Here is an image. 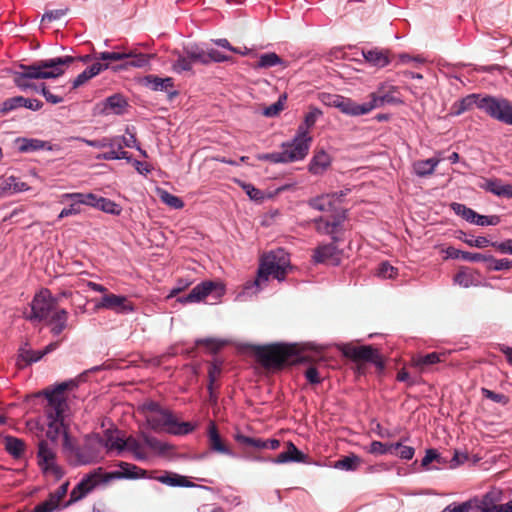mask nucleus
<instances>
[{
  "instance_id": "1",
  "label": "nucleus",
  "mask_w": 512,
  "mask_h": 512,
  "mask_svg": "<svg viewBox=\"0 0 512 512\" xmlns=\"http://www.w3.org/2000/svg\"><path fill=\"white\" fill-rule=\"evenodd\" d=\"M76 60L72 56L56 57L35 62L32 65H19L12 72L13 82L21 91L34 90L40 93V84L33 83L36 79H53L60 77L68 67Z\"/></svg>"
},
{
  "instance_id": "2",
  "label": "nucleus",
  "mask_w": 512,
  "mask_h": 512,
  "mask_svg": "<svg viewBox=\"0 0 512 512\" xmlns=\"http://www.w3.org/2000/svg\"><path fill=\"white\" fill-rule=\"evenodd\" d=\"M74 386H76L75 382L70 380L43 391V395L47 399V404L44 408L47 418L46 436L55 444L59 436L63 435L65 439L64 447H67L69 442L68 433L64 426V413L68 408L64 392Z\"/></svg>"
},
{
  "instance_id": "3",
  "label": "nucleus",
  "mask_w": 512,
  "mask_h": 512,
  "mask_svg": "<svg viewBox=\"0 0 512 512\" xmlns=\"http://www.w3.org/2000/svg\"><path fill=\"white\" fill-rule=\"evenodd\" d=\"M118 467L120 468L119 470L111 472H105L103 468L99 467L85 474L72 489L70 500L67 504L83 499L99 485H105L119 479H140L144 478L147 473L146 470L128 462L121 461L118 463Z\"/></svg>"
},
{
  "instance_id": "4",
  "label": "nucleus",
  "mask_w": 512,
  "mask_h": 512,
  "mask_svg": "<svg viewBox=\"0 0 512 512\" xmlns=\"http://www.w3.org/2000/svg\"><path fill=\"white\" fill-rule=\"evenodd\" d=\"M252 351L257 361L267 369H280L286 364L296 363L301 359L298 344L258 345L253 346Z\"/></svg>"
},
{
  "instance_id": "5",
  "label": "nucleus",
  "mask_w": 512,
  "mask_h": 512,
  "mask_svg": "<svg viewBox=\"0 0 512 512\" xmlns=\"http://www.w3.org/2000/svg\"><path fill=\"white\" fill-rule=\"evenodd\" d=\"M290 268V256L283 249L278 248L266 254L259 265L255 285L260 287L262 283L268 281L269 276L282 281Z\"/></svg>"
},
{
  "instance_id": "6",
  "label": "nucleus",
  "mask_w": 512,
  "mask_h": 512,
  "mask_svg": "<svg viewBox=\"0 0 512 512\" xmlns=\"http://www.w3.org/2000/svg\"><path fill=\"white\" fill-rule=\"evenodd\" d=\"M147 425L154 431L165 428L166 432L172 435H187L195 426L190 422H179L173 413L167 409L145 416Z\"/></svg>"
},
{
  "instance_id": "7",
  "label": "nucleus",
  "mask_w": 512,
  "mask_h": 512,
  "mask_svg": "<svg viewBox=\"0 0 512 512\" xmlns=\"http://www.w3.org/2000/svg\"><path fill=\"white\" fill-rule=\"evenodd\" d=\"M311 143L312 137L309 135V132L305 131L304 127H298L293 139L281 144L284 163H293L305 159Z\"/></svg>"
},
{
  "instance_id": "8",
  "label": "nucleus",
  "mask_w": 512,
  "mask_h": 512,
  "mask_svg": "<svg viewBox=\"0 0 512 512\" xmlns=\"http://www.w3.org/2000/svg\"><path fill=\"white\" fill-rule=\"evenodd\" d=\"M36 458L38 467L45 476L53 477L55 480H60L64 476V469L57 463L55 444L41 440L38 443Z\"/></svg>"
},
{
  "instance_id": "9",
  "label": "nucleus",
  "mask_w": 512,
  "mask_h": 512,
  "mask_svg": "<svg viewBox=\"0 0 512 512\" xmlns=\"http://www.w3.org/2000/svg\"><path fill=\"white\" fill-rule=\"evenodd\" d=\"M59 297H54L47 288L41 289L36 293L31 301V314L27 317L30 321L48 320L51 315L58 310Z\"/></svg>"
},
{
  "instance_id": "10",
  "label": "nucleus",
  "mask_w": 512,
  "mask_h": 512,
  "mask_svg": "<svg viewBox=\"0 0 512 512\" xmlns=\"http://www.w3.org/2000/svg\"><path fill=\"white\" fill-rule=\"evenodd\" d=\"M480 109L485 111L490 117L512 125V106L505 99H498L491 96L482 97Z\"/></svg>"
},
{
  "instance_id": "11",
  "label": "nucleus",
  "mask_w": 512,
  "mask_h": 512,
  "mask_svg": "<svg viewBox=\"0 0 512 512\" xmlns=\"http://www.w3.org/2000/svg\"><path fill=\"white\" fill-rule=\"evenodd\" d=\"M398 88L394 85L381 83L375 92L370 94V101L364 103L365 113L368 114L385 104H400L401 99L396 95Z\"/></svg>"
},
{
  "instance_id": "12",
  "label": "nucleus",
  "mask_w": 512,
  "mask_h": 512,
  "mask_svg": "<svg viewBox=\"0 0 512 512\" xmlns=\"http://www.w3.org/2000/svg\"><path fill=\"white\" fill-rule=\"evenodd\" d=\"M347 219V210L341 209L340 212L333 213L330 218L320 216L313 220L315 230L321 235H328L333 242L339 240L337 234L341 231L343 223Z\"/></svg>"
},
{
  "instance_id": "13",
  "label": "nucleus",
  "mask_w": 512,
  "mask_h": 512,
  "mask_svg": "<svg viewBox=\"0 0 512 512\" xmlns=\"http://www.w3.org/2000/svg\"><path fill=\"white\" fill-rule=\"evenodd\" d=\"M350 192L349 188L332 193H325L309 199L308 205L320 212H340L338 206L343 203L345 196Z\"/></svg>"
},
{
  "instance_id": "14",
  "label": "nucleus",
  "mask_w": 512,
  "mask_h": 512,
  "mask_svg": "<svg viewBox=\"0 0 512 512\" xmlns=\"http://www.w3.org/2000/svg\"><path fill=\"white\" fill-rule=\"evenodd\" d=\"M342 354L353 361H366L375 364L378 367H383L381 356L377 349L370 345L354 346L345 344L341 348Z\"/></svg>"
},
{
  "instance_id": "15",
  "label": "nucleus",
  "mask_w": 512,
  "mask_h": 512,
  "mask_svg": "<svg viewBox=\"0 0 512 512\" xmlns=\"http://www.w3.org/2000/svg\"><path fill=\"white\" fill-rule=\"evenodd\" d=\"M95 307L112 310L117 314H129L135 311L133 303L126 296L113 293L103 295Z\"/></svg>"
},
{
  "instance_id": "16",
  "label": "nucleus",
  "mask_w": 512,
  "mask_h": 512,
  "mask_svg": "<svg viewBox=\"0 0 512 512\" xmlns=\"http://www.w3.org/2000/svg\"><path fill=\"white\" fill-rule=\"evenodd\" d=\"M214 290H219L218 295L224 292V288L221 284L213 281H203L196 285L187 295L177 298V301L181 304L199 303Z\"/></svg>"
},
{
  "instance_id": "17",
  "label": "nucleus",
  "mask_w": 512,
  "mask_h": 512,
  "mask_svg": "<svg viewBox=\"0 0 512 512\" xmlns=\"http://www.w3.org/2000/svg\"><path fill=\"white\" fill-rule=\"evenodd\" d=\"M60 342L55 341L48 344L42 350H33L29 348L28 344L25 343L18 350V357L16 364L19 368H24L27 365H31L32 363L40 361L45 355L53 352L59 346Z\"/></svg>"
},
{
  "instance_id": "18",
  "label": "nucleus",
  "mask_w": 512,
  "mask_h": 512,
  "mask_svg": "<svg viewBox=\"0 0 512 512\" xmlns=\"http://www.w3.org/2000/svg\"><path fill=\"white\" fill-rule=\"evenodd\" d=\"M327 105L338 108L342 113L350 116L365 115L364 103L358 104L350 98L341 95H327L323 97Z\"/></svg>"
},
{
  "instance_id": "19",
  "label": "nucleus",
  "mask_w": 512,
  "mask_h": 512,
  "mask_svg": "<svg viewBox=\"0 0 512 512\" xmlns=\"http://www.w3.org/2000/svg\"><path fill=\"white\" fill-rule=\"evenodd\" d=\"M92 193H65L61 196V203L66 201H70V205L61 210L58 215V219H63L65 217L78 215L81 213V205H87L88 201L92 200Z\"/></svg>"
},
{
  "instance_id": "20",
  "label": "nucleus",
  "mask_w": 512,
  "mask_h": 512,
  "mask_svg": "<svg viewBox=\"0 0 512 512\" xmlns=\"http://www.w3.org/2000/svg\"><path fill=\"white\" fill-rule=\"evenodd\" d=\"M336 242L319 245L313 252V260L315 263H324L337 266L341 261V251L338 249Z\"/></svg>"
},
{
  "instance_id": "21",
  "label": "nucleus",
  "mask_w": 512,
  "mask_h": 512,
  "mask_svg": "<svg viewBox=\"0 0 512 512\" xmlns=\"http://www.w3.org/2000/svg\"><path fill=\"white\" fill-rule=\"evenodd\" d=\"M208 447L211 452L234 457L235 453L225 444L214 421L207 428Z\"/></svg>"
},
{
  "instance_id": "22",
  "label": "nucleus",
  "mask_w": 512,
  "mask_h": 512,
  "mask_svg": "<svg viewBox=\"0 0 512 512\" xmlns=\"http://www.w3.org/2000/svg\"><path fill=\"white\" fill-rule=\"evenodd\" d=\"M445 352H431L425 355H415L411 359V366L416 368L420 373L430 371V367L442 363L446 360Z\"/></svg>"
},
{
  "instance_id": "23",
  "label": "nucleus",
  "mask_w": 512,
  "mask_h": 512,
  "mask_svg": "<svg viewBox=\"0 0 512 512\" xmlns=\"http://www.w3.org/2000/svg\"><path fill=\"white\" fill-rule=\"evenodd\" d=\"M69 483L61 484L54 492H51L48 498L37 504L33 509L35 512H53L59 508L61 500L68 492Z\"/></svg>"
},
{
  "instance_id": "24",
  "label": "nucleus",
  "mask_w": 512,
  "mask_h": 512,
  "mask_svg": "<svg viewBox=\"0 0 512 512\" xmlns=\"http://www.w3.org/2000/svg\"><path fill=\"white\" fill-rule=\"evenodd\" d=\"M99 107L102 115H122L128 107V102L121 94H114L100 103Z\"/></svg>"
},
{
  "instance_id": "25",
  "label": "nucleus",
  "mask_w": 512,
  "mask_h": 512,
  "mask_svg": "<svg viewBox=\"0 0 512 512\" xmlns=\"http://www.w3.org/2000/svg\"><path fill=\"white\" fill-rule=\"evenodd\" d=\"M108 140H112L111 145H107L106 148H109L108 151L99 154L96 158L99 160H120L125 159L126 161H131V155L122 149V143L120 136L108 137Z\"/></svg>"
},
{
  "instance_id": "26",
  "label": "nucleus",
  "mask_w": 512,
  "mask_h": 512,
  "mask_svg": "<svg viewBox=\"0 0 512 512\" xmlns=\"http://www.w3.org/2000/svg\"><path fill=\"white\" fill-rule=\"evenodd\" d=\"M274 464H286L290 462L305 463L307 455L301 452L291 441L287 442V450L281 452L274 458L268 459Z\"/></svg>"
},
{
  "instance_id": "27",
  "label": "nucleus",
  "mask_w": 512,
  "mask_h": 512,
  "mask_svg": "<svg viewBox=\"0 0 512 512\" xmlns=\"http://www.w3.org/2000/svg\"><path fill=\"white\" fill-rule=\"evenodd\" d=\"M21 107L32 111H39L42 109L43 103L38 99L25 98L23 96H14L3 101V109L9 110V112Z\"/></svg>"
},
{
  "instance_id": "28",
  "label": "nucleus",
  "mask_w": 512,
  "mask_h": 512,
  "mask_svg": "<svg viewBox=\"0 0 512 512\" xmlns=\"http://www.w3.org/2000/svg\"><path fill=\"white\" fill-rule=\"evenodd\" d=\"M64 448L70 452L72 457H74L75 465H87L97 460V455L92 451L88 444L82 446H71L68 443V446Z\"/></svg>"
},
{
  "instance_id": "29",
  "label": "nucleus",
  "mask_w": 512,
  "mask_h": 512,
  "mask_svg": "<svg viewBox=\"0 0 512 512\" xmlns=\"http://www.w3.org/2000/svg\"><path fill=\"white\" fill-rule=\"evenodd\" d=\"M99 442L108 451H116L118 454L125 451L126 438H123L118 430H106Z\"/></svg>"
},
{
  "instance_id": "30",
  "label": "nucleus",
  "mask_w": 512,
  "mask_h": 512,
  "mask_svg": "<svg viewBox=\"0 0 512 512\" xmlns=\"http://www.w3.org/2000/svg\"><path fill=\"white\" fill-rule=\"evenodd\" d=\"M500 500L499 491H490L486 493L480 500L474 499L473 507L477 508L478 512H500V504L497 502Z\"/></svg>"
},
{
  "instance_id": "31",
  "label": "nucleus",
  "mask_w": 512,
  "mask_h": 512,
  "mask_svg": "<svg viewBox=\"0 0 512 512\" xmlns=\"http://www.w3.org/2000/svg\"><path fill=\"white\" fill-rule=\"evenodd\" d=\"M18 150L21 153H30L39 150H54V147L48 141L40 140L37 138L19 137L16 139Z\"/></svg>"
},
{
  "instance_id": "32",
  "label": "nucleus",
  "mask_w": 512,
  "mask_h": 512,
  "mask_svg": "<svg viewBox=\"0 0 512 512\" xmlns=\"http://www.w3.org/2000/svg\"><path fill=\"white\" fill-rule=\"evenodd\" d=\"M362 56L367 63L377 68H384L390 64L389 52L387 50L379 48L362 50Z\"/></svg>"
},
{
  "instance_id": "33",
  "label": "nucleus",
  "mask_w": 512,
  "mask_h": 512,
  "mask_svg": "<svg viewBox=\"0 0 512 512\" xmlns=\"http://www.w3.org/2000/svg\"><path fill=\"white\" fill-rule=\"evenodd\" d=\"M3 442L4 448L10 456L16 460L24 458L26 452V443L24 440L8 435L4 437Z\"/></svg>"
},
{
  "instance_id": "34",
  "label": "nucleus",
  "mask_w": 512,
  "mask_h": 512,
  "mask_svg": "<svg viewBox=\"0 0 512 512\" xmlns=\"http://www.w3.org/2000/svg\"><path fill=\"white\" fill-rule=\"evenodd\" d=\"M126 55L127 56L124 59L125 62L120 66L123 69H128L130 67H147L150 64L151 59L155 57V54L136 53L134 51H130L126 53Z\"/></svg>"
},
{
  "instance_id": "35",
  "label": "nucleus",
  "mask_w": 512,
  "mask_h": 512,
  "mask_svg": "<svg viewBox=\"0 0 512 512\" xmlns=\"http://www.w3.org/2000/svg\"><path fill=\"white\" fill-rule=\"evenodd\" d=\"M68 316L67 310L58 309L46 320L47 323L51 325L50 332L53 336L60 335L67 328Z\"/></svg>"
},
{
  "instance_id": "36",
  "label": "nucleus",
  "mask_w": 512,
  "mask_h": 512,
  "mask_svg": "<svg viewBox=\"0 0 512 512\" xmlns=\"http://www.w3.org/2000/svg\"><path fill=\"white\" fill-rule=\"evenodd\" d=\"M481 100L482 98L477 94L467 95L452 105V114L459 116L466 111L471 110L474 106L480 109Z\"/></svg>"
},
{
  "instance_id": "37",
  "label": "nucleus",
  "mask_w": 512,
  "mask_h": 512,
  "mask_svg": "<svg viewBox=\"0 0 512 512\" xmlns=\"http://www.w3.org/2000/svg\"><path fill=\"white\" fill-rule=\"evenodd\" d=\"M92 198H93L92 200L88 201V206L97 208L103 212H106V213H109L112 215L120 214L121 207L118 204H116L114 201H112L108 198H105V197L97 196L93 193H92Z\"/></svg>"
},
{
  "instance_id": "38",
  "label": "nucleus",
  "mask_w": 512,
  "mask_h": 512,
  "mask_svg": "<svg viewBox=\"0 0 512 512\" xmlns=\"http://www.w3.org/2000/svg\"><path fill=\"white\" fill-rule=\"evenodd\" d=\"M108 68V64H102L100 62L93 63L91 66L87 67L83 72H81L72 83V88L76 89L83 84H85L88 80L98 75L101 71Z\"/></svg>"
},
{
  "instance_id": "39",
  "label": "nucleus",
  "mask_w": 512,
  "mask_h": 512,
  "mask_svg": "<svg viewBox=\"0 0 512 512\" xmlns=\"http://www.w3.org/2000/svg\"><path fill=\"white\" fill-rule=\"evenodd\" d=\"M29 190V186L15 176H9L3 179L0 185V196L2 195H11L19 192H24Z\"/></svg>"
},
{
  "instance_id": "40",
  "label": "nucleus",
  "mask_w": 512,
  "mask_h": 512,
  "mask_svg": "<svg viewBox=\"0 0 512 512\" xmlns=\"http://www.w3.org/2000/svg\"><path fill=\"white\" fill-rule=\"evenodd\" d=\"M125 450L132 453L133 458L137 461H146L149 459V455L145 449L144 441L129 436L126 438Z\"/></svg>"
},
{
  "instance_id": "41",
  "label": "nucleus",
  "mask_w": 512,
  "mask_h": 512,
  "mask_svg": "<svg viewBox=\"0 0 512 512\" xmlns=\"http://www.w3.org/2000/svg\"><path fill=\"white\" fill-rule=\"evenodd\" d=\"M183 52L188 55L192 65L196 63L207 65L206 48L201 44L192 43L185 45L183 47Z\"/></svg>"
},
{
  "instance_id": "42",
  "label": "nucleus",
  "mask_w": 512,
  "mask_h": 512,
  "mask_svg": "<svg viewBox=\"0 0 512 512\" xmlns=\"http://www.w3.org/2000/svg\"><path fill=\"white\" fill-rule=\"evenodd\" d=\"M441 160V158L433 157L416 161L413 165L414 172L419 177L432 175Z\"/></svg>"
},
{
  "instance_id": "43",
  "label": "nucleus",
  "mask_w": 512,
  "mask_h": 512,
  "mask_svg": "<svg viewBox=\"0 0 512 512\" xmlns=\"http://www.w3.org/2000/svg\"><path fill=\"white\" fill-rule=\"evenodd\" d=\"M157 480L165 485L171 487H193L194 483L189 481L187 477L178 475L176 473H167L165 475H161L157 477Z\"/></svg>"
},
{
  "instance_id": "44",
  "label": "nucleus",
  "mask_w": 512,
  "mask_h": 512,
  "mask_svg": "<svg viewBox=\"0 0 512 512\" xmlns=\"http://www.w3.org/2000/svg\"><path fill=\"white\" fill-rule=\"evenodd\" d=\"M330 157L325 151L318 152L309 164V171L312 174H320L330 165Z\"/></svg>"
},
{
  "instance_id": "45",
  "label": "nucleus",
  "mask_w": 512,
  "mask_h": 512,
  "mask_svg": "<svg viewBox=\"0 0 512 512\" xmlns=\"http://www.w3.org/2000/svg\"><path fill=\"white\" fill-rule=\"evenodd\" d=\"M147 85L154 91H166L174 87V81L171 77L161 78L155 75H148L145 78Z\"/></svg>"
},
{
  "instance_id": "46",
  "label": "nucleus",
  "mask_w": 512,
  "mask_h": 512,
  "mask_svg": "<svg viewBox=\"0 0 512 512\" xmlns=\"http://www.w3.org/2000/svg\"><path fill=\"white\" fill-rule=\"evenodd\" d=\"M453 280L455 284L464 288L478 285V279L476 278L475 273L467 268L459 270L454 275Z\"/></svg>"
},
{
  "instance_id": "47",
  "label": "nucleus",
  "mask_w": 512,
  "mask_h": 512,
  "mask_svg": "<svg viewBox=\"0 0 512 512\" xmlns=\"http://www.w3.org/2000/svg\"><path fill=\"white\" fill-rule=\"evenodd\" d=\"M142 440L146 447L150 448L152 451L156 452L159 455H163L167 453L171 446L165 442L160 441L154 436H151L147 433L141 434Z\"/></svg>"
},
{
  "instance_id": "48",
  "label": "nucleus",
  "mask_w": 512,
  "mask_h": 512,
  "mask_svg": "<svg viewBox=\"0 0 512 512\" xmlns=\"http://www.w3.org/2000/svg\"><path fill=\"white\" fill-rule=\"evenodd\" d=\"M361 463L362 459L358 455L350 454L337 460L334 467L345 471H356Z\"/></svg>"
},
{
  "instance_id": "49",
  "label": "nucleus",
  "mask_w": 512,
  "mask_h": 512,
  "mask_svg": "<svg viewBox=\"0 0 512 512\" xmlns=\"http://www.w3.org/2000/svg\"><path fill=\"white\" fill-rule=\"evenodd\" d=\"M400 443H382L380 441H372L369 447L365 448L366 451L372 455H385L393 454V449H398Z\"/></svg>"
},
{
  "instance_id": "50",
  "label": "nucleus",
  "mask_w": 512,
  "mask_h": 512,
  "mask_svg": "<svg viewBox=\"0 0 512 512\" xmlns=\"http://www.w3.org/2000/svg\"><path fill=\"white\" fill-rule=\"evenodd\" d=\"M483 262L487 263V269L491 271L510 270L512 268V260L507 258L496 259L492 255H485Z\"/></svg>"
},
{
  "instance_id": "51",
  "label": "nucleus",
  "mask_w": 512,
  "mask_h": 512,
  "mask_svg": "<svg viewBox=\"0 0 512 512\" xmlns=\"http://www.w3.org/2000/svg\"><path fill=\"white\" fill-rule=\"evenodd\" d=\"M451 209L458 216H461L464 220L471 224H475L478 213L473 209L467 207L464 204L453 202L451 203Z\"/></svg>"
},
{
  "instance_id": "52",
  "label": "nucleus",
  "mask_w": 512,
  "mask_h": 512,
  "mask_svg": "<svg viewBox=\"0 0 512 512\" xmlns=\"http://www.w3.org/2000/svg\"><path fill=\"white\" fill-rule=\"evenodd\" d=\"M174 55L177 56V59L172 64V69L174 72L181 74L183 72L192 71L193 65L188 57L184 52H174Z\"/></svg>"
},
{
  "instance_id": "53",
  "label": "nucleus",
  "mask_w": 512,
  "mask_h": 512,
  "mask_svg": "<svg viewBox=\"0 0 512 512\" xmlns=\"http://www.w3.org/2000/svg\"><path fill=\"white\" fill-rule=\"evenodd\" d=\"M447 253L451 258H461L469 262H483L484 254L461 251L455 248H448Z\"/></svg>"
},
{
  "instance_id": "54",
  "label": "nucleus",
  "mask_w": 512,
  "mask_h": 512,
  "mask_svg": "<svg viewBox=\"0 0 512 512\" xmlns=\"http://www.w3.org/2000/svg\"><path fill=\"white\" fill-rule=\"evenodd\" d=\"M233 437L234 440L241 445L251 446L257 449H265L266 440L264 439L245 436L239 431L236 432Z\"/></svg>"
},
{
  "instance_id": "55",
  "label": "nucleus",
  "mask_w": 512,
  "mask_h": 512,
  "mask_svg": "<svg viewBox=\"0 0 512 512\" xmlns=\"http://www.w3.org/2000/svg\"><path fill=\"white\" fill-rule=\"evenodd\" d=\"M283 64V60L274 52L264 53L259 56L256 64L257 68H270L276 65Z\"/></svg>"
},
{
  "instance_id": "56",
  "label": "nucleus",
  "mask_w": 512,
  "mask_h": 512,
  "mask_svg": "<svg viewBox=\"0 0 512 512\" xmlns=\"http://www.w3.org/2000/svg\"><path fill=\"white\" fill-rule=\"evenodd\" d=\"M502 181L498 178L485 179L482 184H480V188L483 190L490 192L496 196H500V192L503 189Z\"/></svg>"
},
{
  "instance_id": "57",
  "label": "nucleus",
  "mask_w": 512,
  "mask_h": 512,
  "mask_svg": "<svg viewBox=\"0 0 512 512\" xmlns=\"http://www.w3.org/2000/svg\"><path fill=\"white\" fill-rule=\"evenodd\" d=\"M161 201L174 209H181L184 206V202L178 196H175L165 190H162L159 194Z\"/></svg>"
},
{
  "instance_id": "58",
  "label": "nucleus",
  "mask_w": 512,
  "mask_h": 512,
  "mask_svg": "<svg viewBox=\"0 0 512 512\" xmlns=\"http://www.w3.org/2000/svg\"><path fill=\"white\" fill-rule=\"evenodd\" d=\"M206 55H207V65H209L212 62L223 63V62L232 61L231 56L223 54L222 52H220L214 48H210V49L207 48Z\"/></svg>"
},
{
  "instance_id": "59",
  "label": "nucleus",
  "mask_w": 512,
  "mask_h": 512,
  "mask_svg": "<svg viewBox=\"0 0 512 512\" xmlns=\"http://www.w3.org/2000/svg\"><path fill=\"white\" fill-rule=\"evenodd\" d=\"M237 183L242 187L251 200L260 201L264 198L263 192L254 185L240 180H237Z\"/></svg>"
},
{
  "instance_id": "60",
  "label": "nucleus",
  "mask_w": 512,
  "mask_h": 512,
  "mask_svg": "<svg viewBox=\"0 0 512 512\" xmlns=\"http://www.w3.org/2000/svg\"><path fill=\"white\" fill-rule=\"evenodd\" d=\"M481 394L484 398L489 399L495 403L506 405L509 403V398L501 393H496L488 388H481Z\"/></svg>"
},
{
  "instance_id": "61",
  "label": "nucleus",
  "mask_w": 512,
  "mask_h": 512,
  "mask_svg": "<svg viewBox=\"0 0 512 512\" xmlns=\"http://www.w3.org/2000/svg\"><path fill=\"white\" fill-rule=\"evenodd\" d=\"M377 275L384 279H393L397 275V268L393 267L388 262H382L377 268Z\"/></svg>"
},
{
  "instance_id": "62",
  "label": "nucleus",
  "mask_w": 512,
  "mask_h": 512,
  "mask_svg": "<svg viewBox=\"0 0 512 512\" xmlns=\"http://www.w3.org/2000/svg\"><path fill=\"white\" fill-rule=\"evenodd\" d=\"M221 365H222V363L217 362V361H214L210 364L209 369H208V379H209V383L207 386L208 390H212V386H214L216 379L221 374V370H222Z\"/></svg>"
},
{
  "instance_id": "63",
  "label": "nucleus",
  "mask_w": 512,
  "mask_h": 512,
  "mask_svg": "<svg viewBox=\"0 0 512 512\" xmlns=\"http://www.w3.org/2000/svg\"><path fill=\"white\" fill-rule=\"evenodd\" d=\"M322 115L321 110L318 108H311L310 111L305 115L304 123L299 127H304L305 131L308 132V129L314 126L317 119Z\"/></svg>"
},
{
  "instance_id": "64",
  "label": "nucleus",
  "mask_w": 512,
  "mask_h": 512,
  "mask_svg": "<svg viewBox=\"0 0 512 512\" xmlns=\"http://www.w3.org/2000/svg\"><path fill=\"white\" fill-rule=\"evenodd\" d=\"M473 508V502L471 500L463 502L461 504H451L444 508L441 512H470Z\"/></svg>"
}]
</instances>
